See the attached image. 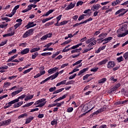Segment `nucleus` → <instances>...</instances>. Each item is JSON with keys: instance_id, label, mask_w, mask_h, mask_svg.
I'll return each instance as SVG.
<instances>
[{"instance_id": "f257e3e1", "label": "nucleus", "mask_w": 128, "mask_h": 128, "mask_svg": "<svg viewBox=\"0 0 128 128\" xmlns=\"http://www.w3.org/2000/svg\"><path fill=\"white\" fill-rule=\"evenodd\" d=\"M116 32L118 38H124L126 36H128V30L124 27H122L117 30Z\"/></svg>"}, {"instance_id": "f03ea898", "label": "nucleus", "mask_w": 128, "mask_h": 128, "mask_svg": "<svg viewBox=\"0 0 128 128\" xmlns=\"http://www.w3.org/2000/svg\"><path fill=\"white\" fill-rule=\"evenodd\" d=\"M46 100V98L40 99L36 102L34 104V106H36V104H38L37 106H36V108H42V106H44L46 104V102H44Z\"/></svg>"}, {"instance_id": "7ed1b4c3", "label": "nucleus", "mask_w": 128, "mask_h": 128, "mask_svg": "<svg viewBox=\"0 0 128 128\" xmlns=\"http://www.w3.org/2000/svg\"><path fill=\"white\" fill-rule=\"evenodd\" d=\"M32 32H34V29L31 28L28 31H26L22 36L23 38H26L28 36H30L32 34Z\"/></svg>"}, {"instance_id": "20e7f679", "label": "nucleus", "mask_w": 128, "mask_h": 128, "mask_svg": "<svg viewBox=\"0 0 128 128\" xmlns=\"http://www.w3.org/2000/svg\"><path fill=\"white\" fill-rule=\"evenodd\" d=\"M12 122V120L8 119L7 120L2 121L0 122V126H8Z\"/></svg>"}, {"instance_id": "39448f33", "label": "nucleus", "mask_w": 128, "mask_h": 128, "mask_svg": "<svg viewBox=\"0 0 128 128\" xmlns=\"http://www.w3.org/2000/svg\"><path fill=\"white\" fill-rule=\"evenodd\" d=\"M100 8H102V6H100V4H96L94 5L92 7L91 10L93 12H96V11L98 12V10H100Z\"/></svg>"}, {"instance_id": "423d86ee", "label": "nucleus", "mask_w": 128, "mask_h": 128, "mask_svg": "<svg viewBox=\"0 0 128 128\" xmlns=\"http://www.w3.org/2000/svg\"><path fill=\"white\" fill-rule=\"evenodd\" d=\"M114 66H116V64L114 61H110L108 62L107 68H114Z\"/></svg>"}, {"instance_id": "0eeeda50", "label": "nucleus", "mask_w": 128, "mask_h": 128, "mask_svg": "<svg viewBox=\"0 0 128 128\" xmlns=\"http://www.w3.org/2000/svg\"><path fill=\"white\" fill-rule=\"evenodd\" d=\"M76 2H71L66 8V10H72L74 8V6H76Z\"/></svg>"}, {"instance_id": "6e6552de", "label": "nucleus", "mask_w": 128, "mask_h": 128, "mask_svg": "<svg viewBox=\"0 0 128 128\" xmlns=\"http://www.w3.org/2000/svg\"><path fill=\"white\" fill-rule=\"evenodd\" d=\"M52 33H49L46 35H44L42 36L40 40H47V38H52Z\"/></svg>"}, {"instance_id": "1a4fd4ad", "label": "nucleus", "mask_w": 128, "mask_h": 128, "mask_svg": "<svg viewBox=\"0 0 128 128\" xmlns=\"http://www.w3.org/2000/svg\"><path fill=\"white\" fill-rule=\"evenodd\" d=\"M36 26V24H34V22H28V24L26 26V28L27 30H28V28H34V26Z\"/></svg>"}, {"instance_id": "9d476101", "label": "nucleus", "mask_w": 128, "mask_h": 128, "mask_svg": "<svg viewBox=\"0 0 128 128\" xmlns=\"http://www.w3.org/2000/svg\"><path fill=\"white\" fill-rule=\"evenodd\" d=\"M112 40V37L109 36L108 38H106L103 40V42H103L102 44H106L108 42H110Z\"/></svg>"}, {"instance_id": "9b49d317", "label": "nucleus", "mask_w": 128, "mask_h": 128, "mask_svg": "<svg viewBox=\"0 0 128 128\" xmlns=\"http://www.w3.org/2000/svg\"><path fill=\"white\" fill-rule=\"evenodd\" d=\"M34 96V94L30 95V94H28L24 98V100L28 102V100H32V98H33Z\"/></svg>"}, {"instance_id": "f8f14e48", "label": "nucleus", "mask_w": 128, "mask_h": 128, "mask_svg": "<svg viewBox=\"0 0 128 128\" xmlns=\"http://www.w3.org/2000/svg\"><path fill=\"white\" fill-rule=\"evenodd\" d=\"M30 52V48H26L20 52L21 54H28Z\"/></svg>"}, {"instance_id": "ddd939ff", "label": "nucleus", "mask_w": 128, "mask_h": 128, "mask_svg": "<svg viewBox=\"0 0 128 128\" xmlns=\"http://www.w3.org/2000/svg\"><path fill=\"white\" fill-rule=\"evenodd\" d=\"M22 92V90L14 91L11 94V96L12 98H14V96H16V94H20V92Z\"/></svg>"}, {"instance_id": "4468645a", "label": "nucleus", "mask_w": 128, "mask_h": 128, "mask_svg": "<svg viewBox=\"0 0 128 128\" xmlns=\"http://www.w3.org/2000/svg\"><path fill=\"white\" fill-rule=\"evenodd\" d=\"M58 68L55 67L54 68H50V70H48V74H54V72H55L56 70H58Z\"/></svg>"}, {"instance_id": "2eb2a0df", "label": "nucleus", "mask_w": 128, "mask_h": 128, "mask_svg": "<svg viewBox=\"0 0 128 128\" xmlns=\"http://www.w3.org/2000/svg\"><path fill=\"white\" fill-rule=\"evenodd\" d=\"M34 118L32 116H30L28 118H26L25 122L26 124H30V122L32 120H34Z\"/></svg>"}, {"instance_id": "dca6fc26", "label": "nucleus", "mask_w": 128, "mask_h": 128, "mask_svg": "<svg viewBox=\"0 0 128 128\" xmlns=\"http://www.w3.org/2000/svg\"><path fill=\"white\" fill-rule=\"evenodd\" d=\"M22 104H24V102H18V103L16 104L15 103L14 105V108H20V106H22Z\"/></svg>"}, {"instance_id": "f3484780", "label": "nucleus", "mask_w": 128, "mask_h": 128, "mask_svg": "<svg viewBox=\"0 0 128 128\" xmlns=\"http://www.w3.org/2000/svg\"><path fill=\"white\" fill-rule=\"evenodd\" d=\"M108 59H105L101 62H99L98 63V66H102V64H106V62H108Z\"/></svg>"}, {"instance_id": "a211bd4d", "label": "nucleus", "mask_w": 128, "mask_h": 128, "mask_svg": "<svg viewBox=\"0 0 128 128\" xmlns=\"http://www.w3.org/2000/svg\"><path fill=\"white\" fill-rule=\"evenodd\" d=\"M54 10H50L48 12H46V14H43L42 16H50V14H52V12H54Z\"/></svg>"}, {"instance_id": "6ab92c4d", "label": "nucleus", "mask_w": 128, "mask_h": 128, "mask_svg": "<svg viewBox=\"0 0 128 128\" xmlns=\"http://www.w3.org/2000/svg\"><path fill=\"white\" fill-rule=\"evenodd\" d=\"M82 48H76L71 51V54H74L75 52H82Z\"/></svg>"}, {"instance_id": "aec40b11", "label": "nucleus", "mask_w": 128, "mask_h": 128, "mask_svg": "<svg viewBox=\"0 0 128 128\" xmlns=\"http://www.w3.org/2000/svg\"><path fill=\"white\" fill-rule=\"evenodd\" d=\"M88 68H84L79 72L78 74V76H80V74H84V72H88Z\"/></svg>"}, {"instance_id": "412c9836", "label": "nucleus", "mask_w": 128, "mask_h": 128, "mask_svg": "<svg viewBox=\"0 0 128 128\" xmlns=\"http://www.w3.org/2000/svg\"><path fill=\"white\" fill-rule=\"evenodd\" d=\"M120 4V0H116V1L112 2V6H118V4Z\"/></svg>"}, {"instance_id": "4be33fe9", "label": "nucleus", "mask_w": 128, "mask_h": 128, "mask_svg": "<svg viewBox=\"0 0 128 128\" xmlns=\"http://www.w3.org/2000/svg\"><path fill=\"white\" fill-rule=\"evenodd\" d=\"M81 46H82V43H80L77 44L76 45L73 46L72 47L70 48V50H76V48H80Z\"/></svg>"}, {"instance_id": "5701e85b", "label": "nucleus", "mask_w": 128, "mask_h": 128, "mask_svg": "<svg viewBox=\"0 0 128 128\" xmlns=\"http://www.w3.org/2000/svg\"><path fill=\"white\" fill-rule=\"evenodd\" d=\"M106 36H108V33L106 32V33H102L100 34L98 36V38H102L104 40V38H106Z\"/></svg>"}, {"instance_id": "b1692460", "label": "nucleus", "mask_w": 128, "mask_h": 128, "mask_svg": "<svg viewBox=\"0 0 128 128\" xmlns=\"http://www.w3.org/2000/svg\"><path fill=\"white\" fill-rule=\"evenodd\" d=\"M40 50V48H32L30 50V52L32 53V52H38Z\"/></svg>"}, {"instance_id": "393cba45", "label": "nucleus", "mask_w": 128, "mask_h": 128, "mask_svg": "<svg viewBox=\"0 0 128 128\" xmlns=\"http://www.w3.org/2000/svg\"><path fill=\"white\" fill-rule=\"evenodd\" d=\"M16 102H18V100L15 99L14 100L10 101V102H9L8 103L10 105V106H12V104H16Z\"/></svg>"}, {"instance_id": "a878e982", "label": "nucleus", "mask_w": 128, "mask_h": 128, "mask_svg": "<svg viewBox=\"0 0 128 128\" xmlns=\"http://www.w3.org/2000/svg\"><path fill=\"white\" fill-rule=\"evenodd\" d=\"M58 72H56L53 75L50 76V78L51 80H54V78H58Z\"/></svg>"}, {"instance_id": "bb28decb", "label": "nucleus", "mask_w": 128, "mask_h": 128, "mask_svg": "<svg viewBox=\"0 0 128 128\" xmlns=\"http://www.w3.org/2000/svg\"><path fill=\"white\" fill-rule=\"evenodd\" d=\"M52 18H54V17H50L46 19H43L42 20V24H44V22H48V20H50Z\"/></svg>"}, {"instance_id": "cd10ccee", "label": "nucleus", "mask_w": 128, "mask_h": 128, "mask_svg": "<svg viewBox=\"0 0 128 128\" xmlns=\"http://www.w3.org/2000/svg\"><path fill=\"white\" fill-rule=\"evenodd\" d=\"M116 60L118 62H124V58L122 56H120L116 58Z\"/></svg>"}, {"instance_id": "c85d7f7f", "label": "nucleus", "mask_w": 128, "mask_h": 128, "mask_svg": "<svg viewBox=\"0 0 128 128\" xmlns=\"http://www.w3.org/2000/svg\"><path fill=\"white\" fill-rule=\"evenodd\" d=\"M124 10H126V9H124V8L120 9L116 12L115 14L116 15L120 14V12H124Z\"/></svg>"}, {"instance_id": "c756f323", "label": "nucleus", "mask_w": 128, "mask_h": 128, "mask_svg": "<svg viewBox=\"0 0 128 128\" xmlns=\"http://www.w3.org/2000/svg\"><path fill=\"white\" fill-rule=\"evenodd\" d=\"M24 116H28V113H24L23 114H20L18 116V118L20 120V118H24Z\"/></svg>"}, {"instance_id": "7c9ffc66", "label": "nucleus", "mask_w": 128, "mask_h": 128, "mask_svg": "<svg viewBox=\"0 0 128 128\" xmlns=\"http://www.w3.org/2000/svg\"><path fill=\"white\" fill-rule=\"evenodd\" d=\"M14 32H13L11 33L3 34V37L6 38V36H14Z\"/></svg>"}, {"instance_id": "2f4dec72", "label": "nucleus", "mask_w": 128, "mask_h": 128, "mask_svg": "<svg viewBox=\"0 0 128 128\" xmlns=\"http://www.w3.org/2000/svg\"><path fill=\"white\" fill-rule=\"evenodd\" d=\"M26 96V94H22L21 96H20L18 98H16V100H18V102H20V100H22Z\"/></svg>"}, {"instance_id": "473e14b6", "label": "nucleus", "mask_w": 128, "mask_h": 128, "mask_svg": "<svg viewBox=\"0 0 128 128\" xmlns=\"http://www.w3.org/2000/svg\"><path fill=\"white\" fill-rule=\"evenodd\" d=\"M64 90V88H62L57 90H56L53 92V94H58V92H62Z\"/></svg>"}, {"instance_id": "72a5a7b5", "label": "nucleus", "mask_w": 128, "mask_h": 128, "mask_svg": "<svg viewBox=\"0 0 128 128\" xmlns=\"http://www.w3.org/2000/svg\"><path fill=\"white\" fill-rule=\"evenodd\" d=\"M41 56H52V52H48L42 53L41 54Z\"/></svg>"}, {"instance_id": "f704fd0d", "label": "nucleus", "mask_w": 128, "mask_h": 128, "mask_svg": "<svg viewBox=\"0 0 128 128\" xmlns=\"http://www.w3.org/2000/svg\"><path fill=\"white\" fill-rule=\"evenodd\" d=\"M94 48H85L82 54H86V52H90V50H92Z\"/></svg>"}, {"instance_id": "c9c22d12", "label": "nucleus", "mask_w": 128, "mask_h": 128, "mask_svg": "<svg viewBox=\"0 0 128 128\" xmlns=\"http://www.w3.org/2000/svg\"><path fill=\"white\" fill-rule=\"evenodd\" d=\"M11 83L10 82H5L4 84V86L3 88H8V86H10Z\"/></svg>"}, {"instance_id": "e433bc0d", "label": "nucleus", "mask_w": 128, "mask_h": 128, "mask_svg": "<svg viewBox=\"0 0 128 128\" xmlns=\"http://www.w3.org/2000/svg\"><path fill=\"white\" fill-rule=\"evenodd\" d=\"M34 68H30L26 70H24V72H23V74H28V72H30V70H32Z\"/></svg>"}, {"instance_id": "4c0bfd02", "label": "nucleus", "mask_w": 128, "mask_h": 128, "mask_svg": "<svg viewBox=\"0 0 128 128\" xmlns=\"http://www.w3.org/2000/svg\"><path fill=\"white\" fill-rule=\"evenodd\" d=\"M50 124L52 126H56L58 124V120H56V119L54 120L51 122Z\"/></svg>"}, {"instance_id": "58836bf2", "label": "nucleus", "mask_w": 128, "mask_h": 128, "mask_svg": "<svg viewBox=\"0 0 128 128\" xmlns=\"http://www.w3.org/2000/svg\"><path fill=\"white\" fill-rule=\"evenodd\" d=\"M68 22L66 20H64V21L60 22V23L59 25H60V26H64V25L66 24H68Z\"/></svg>"}, {"instance_id": "ea45409f", "label": "nucleus", "mask_w": 128, "mask_h": 128, "mask_svg": "<svg viewBox=\"0 0 128 128\" xmlns=\"http://www.w3.org/2000/svg\"><path fill=\"white\" fill-rule=\"evenodd\" d=\"M64 104V102L62 101L60 103L57 102L56 104H56V106L58 108H60V106H62Z\"/></svg>"}, {"instance_id": "a19ab883", "label": "nucleus", "mask_w": 128, "mask_h": 128, "mask_svg": "<svg viewBox=\"0 0 128 128\" xmlns=\"http://www.w3.org/2000/svg\"><path fill=\"white\" fill-rule=\"evenodd\" d=\"M60 52H56L54 54H53L52 56V58H56V56H58V54H60Z\"/></svg>"}, {"instance_id": "79ce46f5", "label": "nucleus", "mask_w": 128, "mask_h": 128, "mask_svg": "<svg viewBox=\"0 0 128 128\" xmlns=\"http://www.w3.org/2000/svg\"><path fill=\"white\" fill-rule=\"evenodd\" d=\"M26 46H28V44L26 42H24L19 44V46H22V48H26Z\"/></svg>"}, {"instance_id": "37998d69", "label": "nucleus", "mask_w": 128, "mask_h": 128, "mask_svg": "<svg viewBox=\"0 0 128 128\" xmlns=\"http://www.w3.org/2000/svg\"><path fill=\"white\" fill-rule=\"evenodd\" d=\"M16 49H14L12 51H10L8 52V54H16Z\"/></svg>"}, {"instance_id": "c03bdc74", "label": "nucleus", "mask_w": 128, "mask_h": 128, "mask_svg": "<svg viewBox=\"0 0 128 128\" xmlns=\"http://www.w3.org/2000/svg\"><path fill=\"white\" fill-rule=\"evenodd\" d=\"M106 81V78H103L102 79H101L100 80H98V83L99 84H104V82Z\"/></svg>"}, {"instance_id": "a18cd8bd", "label": "nucleus", "mask_w": 128, "mask_h": 128, "mask_svg": "<svg viewBox=\"0 0 128 128\" xmlns=\"http://www.w3.org/2000/svg\"><path fill=\"white\" fill-rule=\"evenodd\" d=\"M82 62V60H79L76 62L75 63L72 64L73 66H77V64H80Z\"/></svg>"}, {"instance_id": "49530a36", "label": "nucleus", "mask_w": 128, "mask_h": 128, "mask_svg": "<svg viewBox=\"0 0 128 128\" xmlns=\"http://www.w3.org/2000/svg\"><path fill=\"white\" fill-rule=\"evenodd\" d=\"M72 42V40H67L64 42L63 43L61 44V46H64V44H70Z\"/></svg>"}, {"instance_id": "de8ad7c7", "label": "nucleus", "mask_w": 128, "mask_h": 128, "mask_svg": "<svg viewBox=\"0 0 128 128\" xmlns=\"http://www.w3.org/2000/svg\"><path fill=\"white\" fill-rule=\"evenodd\" d=\"M86 14H83L80 16V17L78 18V20H84V16H86Z\"/></svg>"}, {"instance_id": "09e8293b", "label": "nucleus", "mask_w": 128, "mask_h": 128, "mask_svg": "<svg viewBox=\"0 0 128 128\" xmlns=\"http://www.w3.org/2000/svg\"><path fill=\"white\" fill-rule=\"evenodd\" d=\"M7 42H8V40H6L4 41L1 42V43L0 44V46H4V44H6Z\"/></svg>"}, {"instance_id": "8fccbe9b", "label": "nucleus", "mask_w": 128, "mask_h": 128, "mask_svg": "<svg viewBox=\"0 0 128 128\" xmlns=\"http://www.w3.org/2000/svg\"><path fill=\"white\" fill-rule=\"evenodd\" d=\"M20 8V5L16 6L13 9L12 12H14L16 14V10H18V8Z\"/></svg>"}, {"instance_id": "3c124183", "label": "nucleus", "mask_w": 128, "mask_h": 128, "mask_svg": "<svg viewBox=\"0 0 128 128\" xmlns=\"http://www.w3.org/2000/svg\"><path fill=\"white\" fill-rule=\"evenodd\" d=\"M2 20H6V22H10V19L8 18V17H4L2 18Z\"/></svg>"}, {"instance_id": "603ef678", "label": "nucleus", "mask_w": 128, "mask_h": 128, "mask_svg": "<svg viewBox=\"0 0 128 128\" xmlns=\"http://www.w3.org/2000/svg\"><path fill=\"white\" fill-rule=\"evenodd\" d=\"M98 68H94L90 70V72H98Z\"/></svg>"}, {"instance_id": "864d4df0", "label": "nucleus", "mask_w": 128, "mask_h": 128, "mask_svg": "<svg viewBox=\"0 0 128 128\" xmlns=\"http://www.w3.org/2000/svg\"><path fill=\"white\" fill-rule=\"evenodd\" d=\"M38 55V52H36L34 54H32V60H34V58H36Z\"/></svg>"}, {"instance_id": "5fc2aeb1", "label": "nucleus", "mask_w": 128, "mask_h": 128, "mask_svg": "<svg viewBox=\"0 0 128 128\" xmlns=\"http://www.w3.org/2000/svg\"><path fill=\"white\" fill-rule=\"evenodd\" d=\"M92 18H89L84 21L83 22H84V24H86V22H92Z\"/></svg>"}, {"instance_id": "6e6d98bb", "label": "nucleus", "mask_w": 128, "mask_h": 128, "mask_svg": "<svg viewBox=\"0 0 128 128\" xmlns=\"http://www.w3.org/2000/svg\"><path fill=\"white\" fill-rule=\"evenodd\" d=\"M22 25V23H17L14 26V28H15V30H16L20 26Z\"/></svg>"}, {"instance_id": "4d7b16f0", "label": "nucleus", "mask_w": 128, "mask_h": 128, "mask_svg": "<svg viewBox=\"0 0 128 128\" xmlns=\"http://www.w3.org/2000/svg\"><path fill=\"white\" fill-rule=\"evenodd\" d=\"M74 110V108L72 107H70L68 108L67 112H72Z\"/></svg>"}, {"instance_id": "13d9d810", "label": "nucleus", "mask_w": 128, "mask_h": 128, "mask_svg": "<svg viewBox=\"0 0 128 128\" xmlns=\"http://www.w3.org/2000/svg\"><path fill=\"white\" fill-rule=\"evenodd\" d=\"M84 2L82 1H78L76 3V6H82Z\"/></svg>"}, {"instance_id": "bf43d9fd", "label": "nucleus", "mask_w": 128, "mask_h": 128, "mask_svg": "<svg viewBox=\"0 0 128 128\" xmlns=\"http://www.w3.org/2000/svg\"><path fill=\"white\" fill-rule=\"evenodd\" d=\"M104 108H101L98 110H97V112H98V114H100V112H104Z\"/></svg>"}, {"instance_id": "052dcab7", "label": "nucleus", "mask_w": 128, "mask_h": 128, "mask_svg": "<svg viewBox=\"0 0 128 128\" xmlns=\"http://www.w3.org/2000/svg\"><path fill=\"white\" fill-rule=\"evenodd\" d=\"M123 56L125 58V60H128V52H126L125 54H124Z\"/></svg>"}, {"instance_id": "680f3d73", "label": "nucleus", "mask_w": 128, "mask_h": 128, "mask_svg": "<svg viewBox=\"0 0 128 128\" xmlns=\"http://www.w3.org/2000/svg\"><path fill=\"white\" fill-rule=\"evenodd\" d=\"M56 89V87L50 88L49 89V92H54V90Z\"/></svg>"}, {"instance_id": "e2e57ef3", "label": "nucleus", "mask_w": 128, "mask_h": 128, "mask_svg": "<svg viewBox=\"0 0 128 128\" xmlns=\"http://www.w3.org/2000/svg\"><path fill=\"white\" fill-rule=\"evenodd\" d=\"M90 74H86V75L84 76H83V80H87V78L90 76Z\"/></svg>"}, {"instance_id": "0e129e2a", "label": "nucleus", "mask_w": 128, "mask_h": 128, "mask_svg": "<svg viewBox=\"0 0 128 128\" xmlns=\"http://www.w3.org/2000/svg\"><path fill=\"white\" fill-rule=\"evenodd\" d=\"M76 74H74V75H72L71 76H70L69 78H68V79L69 80H72L73 78H76Z\"/></svg>"}, {"instance_id": "69168bd1", "label": "nucleus", "mask_w": 128, "mask_h": 128, "mask_svg": "<svg viewBox=\"0 0 128 128\" xmlns=\"http://www.w3.org/2000/svg\"><path fill=\"white\" fill-rule=\"evenodd\" d=\"M8 66H6L0 67V70H8Z\"/></svg>"}, {"instance_id": "338daca9", "label": "nucleus", "mask_w": 128, "mask_h": 128, "mask_svg": "<svg viewBox=\"0 0 128 128\" xmlns=\"http://www.w3.org/2000/svg\"><path fill=\"white\" fill-rule=\"evenodd\" d=\"M52 42H50V43L45 45L44 46V48H50V46H52Z\"/></svg>"}, {"instance_id": "774afa93", "label": "nucleus", "mask_w": 128, "mask_h": 128, "mask_svg": "<svg viewBox=\"0 0 128 128\" xmlns=\"http://www.w3.org/2000/svg\"><path fill=\"white\" fill-rule=\"evenodd\" d=\"M96 40H94V42L90 43V45H91L92 46H96Z\"/></svg>"}]
</instances>
